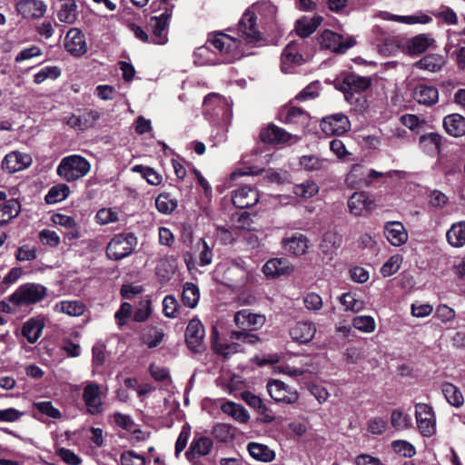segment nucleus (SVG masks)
<instances>
[{
  "label": "nucleus",
  "mask_w": 465,
  "mask_h": 465,
  "mask_svg": "<svg viewBox=\"0 0 465 465\" xmlns=\"http://www.w3.org/2000/svg\"><path fill=\"white\" fill-rule=\"evenodd\" d=\"M61 75V69L58 66H45L34 74V83L40 84L47 79L55 80Z\"/></svg>",
  "instance_id": "nucleus-58"
},
{
  "label": "nucleus",
  "mask_w": 465,
  "mask_h": 465,
  "mask_svg": "<svg viewBox=\"0 0 465 465\" xmlns=\"http://www.w3.org/2000/svg\"><path fill=\"white\" fill-rule=\"evenodd\" d=\"M221 410L223 413L231 416L233 420L240 423H247L250 420V415L246 409L233 401H227L221 405Z\"/></svg>",
  "instance_id": "nucleus-40"
},
{
  "label": "nucleus",
  "mask_w": 465,
  "mask_h": 465,
  "mask_svg": "<svg viewBox=\"0 0 465 465\" xmlns=\"http://www.w3.org/2000/svg\"><path fill=\"white\" fill-rule=\"evenodd\" d=\"M367 167L362 164H354L345 178L346 184L351 188L367 187Z\"/></svg>",
  "instance_id": "nucleus-35"
},
{
  "label": "nucleus",
  "mask_w": 465,
  "mask_h": 465,
  "mask_svg": "<svg viewBox=\"0 0 465 465\" xmlns=\"http://www.w3.org/2000/svg\"><path fill=\"white\" fill-rule=\"evenodd\" d=\"M267 391L272 399L277 402L292 404L299 399L297 391L280 380H270L267 383Z\"/></svg>",
  "instance_id": "nucleus-12"
},
{
  "label": "nucleus",
  "mask_w": 465,
  "mask_h": 465,
  "mask_svg": "<svg viewBox=\"0 0 465 465\" xmlns=\"http://www.w3.org/2000/svg\"><path fill=\"white\" fill-rule=\"evenodd\" d=\"M384 235L387 241L396 247L405 244L409 239L404 225L401 222L396 221H390L385 223Z\"/></svg>",
  "instance_id": "nucleus-24"
},
{
  "label": "nucleus",
  "mask_w": 465,
  "mask_h": 465,
  "mask_svg": "<svg viewBox=\"0 0 465 465\" xmlns=\"http://www.w3.org/2000/svg\"><path fill=\"white\" fill-rule=\"evenodd\" d=\"M347 206L350 213L353 216H366L376 208V202L369 193L359 191L349 197Z\"/></svg>",
  "instance_id": "nucleus-9"
},
{
  "label": "nucleus",
  "mask_w": 465,
  "mask_h": 465,
  "mask_svg": "<svg viewBox=\"0 0 465 465\" xmlns=\"http://www.w3.org/2000/svg\"><path fill=\"white\" fill-rule=\"evenodd\" d=\"M244 55L242 40L223 33L215 34L205 45L198 47L193 53L194 64L201 66L231 64Z\"/></svg>",
  "instance_id": "nucleus-1"
},
{
  "label": "nucleus",
  "mask_w": 465,
  "mask_h": 465,
  "mask_svg": "<svg viewBox=\"0 0 465 465\" xmlns=\"http://www.w3.org/2000/svg\"><path fill=\"white\" fill-rule=\"evenodd\" d=\"M375 17L381 18L386 21H393L397 23H402L406 25H414V24H428L431 21V18L424 14L417 15H391L386 11H380L375 14Z\"/></svg>",
  "instance_id": "nucleus-30"
},
{
  "label": "nucleus",
  "mask_w": 465,
  "mask_h": 465,
  "mask_svg": "<svg viewBox=\"0 0 465 465\" xmlns=\"http://www.w3.org/2000/svg\"><path fill=\"white\" fill-rule=\"evenodd\" d=\"M441 391L446 401L453 407L459 408L464 403V397L460 390L450 382L441 384Z\"/></svg>",
  "instance_id": "nucleus-44"
},
{
  "label": "nucleus",
  "mask_w": 465,
  "mask_h": 465,
  "mask_svg": "<svg viewBox=\"0 0 465 465\" xmlns=\"http://www.w3.org/2000/svg\"><path fill=\"white\" fill-rule=\"evenodd\" d=\"M100 117V112L97 110H89L80 115L74 114L65 118V123L72 128L85 130L93 127Z\"/></svg>",
  "instance_id": "nucleus-26"
},
{
  "label": "nucleus",
  "mask_w": 465,
  "mask_h": 465,
  "mask_svg": "<svg viewBox=\"0 0 465 465\" xmlns=\"http://www.w3.org/2000/svg\"><path fill=\"white\" fill-rule=\"evenodd\" d=\"M173 14V6L165 8L159 15L152 16L148 21V28L152 33L151 42L164 45L168 42V25Z\"/></svg>",
  "instance_id": "nucleus-8"
},
{
  "label": "nucleus",
  "mask_w": 465,
  "mask_h": 465,
  "mask_svg": "<svg viewBox=\"0 0 465 465\" xmlns=\"http://www.w3.org/2000/svg\"><path fill=\"white\" fill-rule=\"evenodd\" d=\"M258 201L259 193L251 186L244 185L233 192L232 203L239 209L250 208Z\"/></svg>",
  "instance_id": "nucleus-25"
},
{
  "label": "nucleus",
  "mask_w": 465,
  "mask_h": 465,
  "mask_svg": "<svg viewBox=\"0 0 465 465\" xmlns=\"http://www.w3.org/2000/svg\"><path fill=\"white\" fill-rule=\"evenodd\" d=\"M318 41L322 48L340 54L345 53L354 45V41L351 38L344 40L341 35L331 30H324Z\"/></svg>",
  "instance_id": "nucleus-13"
},
{
  "label": "nucleus",
  "mask_w": 465,
  "mask_h": 465,
  "mask_svg": "<svg viewBox=\"0 0 465 465\" xmlns=\"http://www.w3.org/2000/svg\"><path fill=\"white\" fill-rule=\"evenodd\" d=\"M319 193V186L313 181H305L293 186V193L301 198L309 199Z\"/></svg>",
  "instance_id": "nucleus-54"
},
{
  "label": "nucleus",
  "mask_w": 465,
  "mask_h": 465,
  "mask_svg": "<svg viewBox=\"0 0 465 465\" xmlns=\"http://www.w3.org/2000/svg\"><path fill=\"white\" fill-rule=\"evenodd\" d=\"M44 328V323L35 319L25 322L22 328V334L30 343H35L39 339Z\"/></svg>",
  "instance_id": "nucleus-45"
},
{
  "label": "nucleus",
  "mask_w": 465,
  "mask_h": 465,
  "mask_svg": "<svg viewBox=\"0 0 465 465\" xmlns=\"http://www.w3.org/2000/svg\"><path fill=\"white\" fill-rule=\"evenodd\" d=\"M212 433L219 441L228 442L234 438L235 429L226 423H217L213 426Z\"/></svg>",
  "instance_id": "nucleus-55"
},
{
  "label": "nucleus",
  "mask_w": 465,
  "mask_h": 465,
  "mask_svg": "<svg viewBox=\"0 0 465 465\" xmlns=\"http://www.w3.org/2000/svg\"><path fill=\"white\" fill-rule=\"evenodd\" d=\"M213 440L204 436L194 438L185 452V456L190 462L195 461L196 457L205 456L210 453L213 449Z\"/></svg>",
  "instance_id": "nucleus-28"
},
{
  "label": "nucleus",
  "mask_w": 465,
  "mask_h": 465,
  "mask_svg": "<svg viewBox=\"0 0 465 465\" xmlns=\"http://www.w3.org/2000/svg\"><path fill=\"white\" fill-rule=\"evenodd\" d=\"M260 138L262 142L267 143H292L300 139L298 135H293L272 124H268L261 130Z\"/></svg>",
  "instance_id": "nucleus-16"
},
{
  "label": "nucleus",
  "mask_w": 465,
  "mask_h": 465,
  "mask_svg": "<svg viewBox=\"0 0 465 465\" xmlns=\"http://www.w3.org/2000/svg\"><path fill=\"white\" fill-rule=\"evenodd\" d=\"M31 163L32 158L29 154L14 151L5 156L2 167L7 173H14L29 167Z\"/></svg>",
  "instance_id": "nucleus-22"
},
{
  "label": "nucleus",
  "mask_w": 465,
  "mask_h": 465,
  "mask_svg": "<svg viewBox=\"0 0 465 465\" xmlns=\"http://www.w3.org/2000/svg\"><path fill=\"white\" fill-rule=\"evenodd\" d=\"M54 311L69 316L78 317L84 314L85 306L81 301H62L54 305Z\"/></svg>",
  "instance_id": "nucleus-42"
},
{
  "label": "nucleus",
  "mask_w": 465,
  "mask_h": 465,
  "mask_svg": "<svg viewBox=\"0 0 465 465\" xmlns=\"http://www.w3.org/2000/svg\"><path fill=\"white\" fill-rule=\"evenodd\" d=\"M245 271L244 262L242 260L224 261L219 262L213 272V277L217 282H232L238 272Z\"/></svg>",
  "instance_id": "nucleus-19"
},
{
  "label": "nucleus",
  "mask_w": 465,
  "mask_h": 465,
  "mask_svg": "<svg viewBox=\"0 0 465 465\" xmlns=\"http://www.w3.org/2000/svg\"><path fill=\"white\" fill-rule=\"evenodd\" d=\"M321 128L327 135H341L350 130L351 124L345 114H335L324 117Z\"/></svg>",
  "instance_id": "nucleus-18"
},
{
  "label": "nucleus",
  "mask_w": 465,
  "mask_h": 465,
  "mask_svg": "<svg viewBox=\"0 0 465 465\" xmlns=\"http://www.w3.org/2000/svg\"><path fill=\"white\" fill-rule=\"evenodd\" d=\"M446 59L439 54H430L423 56L414 64V66L420 70H426L431 73L439 72L445 64Z\"/></svg>",
  "instance_id": "nucleus-37"
},
{
  "label": "nucleus",
  "mask_w": 465,
  "mask_h": 465,
  "mask_svg": "<svg viewBox=\"0 0 465 465\" xmlns=\"http://www.w3.org/2000/svg\"><path fill=\"white\" fill-rule=\"evenodd\" d=\"M293 268L284 258H273L267 261L262 266V272L267 277L278 278L290 274Z\"/></svg>",
  "instance_id": "nucleus-27"
},
{
  "label": "nucleus",
  "mask_w": 465,
  "mask_h": 465,
  "mask_svg": "<svg viewBox=\"0 0 465 465\" xmlns=\"http://www.w3.org/2000/svg\"><path fill=\"white\" fill-rule=\"evenodd\" d=\"M280 120L286 124L304 129L310 122V116L304 110L295 106H284L279 113Z\"/></svg>",
  "instance_id": "nucleus-20"
},
{
  "label": "nucleus",
  "mask_w": 465,
  "mask_h": 465,
  "mask_svg": "<svg viewBox=\"0 0 465 465\" xmlns=\"http://www.w3.org/2000/svg\"><path fill=\"white\" fill-rule=\"evenodd\" d=\"M299 163L301 167L307 172L326 170L330 165L328 159L315 154L302 155Z\"/></svg>",
  "instance_id": "nucleus-39"
},
{
  "label": "nucleus",
  "mask_w": 465,
  "mask_h": 465,
  "mask_svg": "<svg viewBox=\"0 0 465 465\" xmlns=\"http://www.w3.org/2000/svg\"><path fill=\"white\" fill-rule=\"evenodd\" d=\"M242 399L251 407L256 410L260 414L265 416L267 421H272L273 418L266 414L268 408L263 401L252 393L251 391H243L242 393Z\"/></svg>",
  "instance_id": "nucleus-49"
},
{
  "label": "nucleus",
  "mask_w": 465,
  "mask_h": 465,
  "mask_svg": "<svg viewBox=\"0 0 465 465\" xmlns=\"http://www.w3.org/2000/svg\"><path fill=\"white\" fill-rule=\"evenodd\" d=\"M441 137L435 133L420 136V145L427 153H436L440 150Z\"/></svg>",
  "instance_id": "nucleus-53"
},
{
  "label": "nucleus",
  "mask_w": 465,
  "mask_h": 465,
  "mask_svg": "<svg viewBox=\"0 0 465 465\" xmlns=\"http://www.w3.org/2000/svg\"><path fill=\"white\" fill-rule=\"evenodd\" d=\"M77 5L74 0H62L57 17L64 24H74L77 20Z\"/></svg>",
  "instance_id": "nucleus-41"
},
{
  "label": "nucleus",
  "mask_w": 465,
  "mask_h": 465,
  "mask_svg": "<svg viewBox=\"0 0 465 465\" xmlns=\"http://www.w3.org/2000/svg\"><path fill=\"white\" fill-rule=\"evenodd\" d=\"M340 302L345 307L346 311L358 312L364 309V302L356 299L355 296L351 292L343 293L340 297Z\"/></svg>",
  "instance_id": "nucleus-61"
},
{
  "label": "nucleus",
  "mask_w": 465,
  "mask_h": 465,
  "mask_svg": "<svg viewBox=\"0 0 465 465\" xmlns=\"http://www.w3.org/2000/svg\"><path fill=\"white\" fill-rule=\"evenodd\" d=\"M282 247L289 254L302 256L309 249V240L302 233L295 232L282 240Z\"/></svg>",
  "instance_id": "nucleus-21"
},
{
  "label": "nucleus",
  "mask_w": 465,
  "mask_h": 465,
  "mask_svg": "<svg viewBox=\"0 0 465 465\" xmlns=\"http://www.w3.org/2000/svg\"><path fill=\"white\" fill-rule=\"evenodd\" d=\"M91 170L87 159L78 154L64 157L56 169L57 174L66 182H74L84 177Z\"/></svg>",
  "instance_id": "nucleus-4"
},
{
  "label": "nucleus",
  "mask_w": 465,
  "mask_h": 465,
  "mask_svg": "<svg viewBox=\"0 0 465 465\" xmlns=\"http://www.w3.org/2000/svg\"><path fill=\"white\" fill-rule=\"evenodd\" d=\"M316 332L313 323L309 322H299L290 330V335L292 340L301 343L311 341Z\"/></svg>",
  "instance_id": "nucleus-31"
},
{
  "label": "nucleus",
  "mask_w": 465,
  "mask_h": 465,
  "mask_svg": "<svg viewBox=\"0 0 465 465\" xmlns=\"http://www.w3.org/2000/svg\"><path fill=\"white\" fill-rule=\"evenodd\" d=\"M448 242L456 248L465 245V222H458L451 225L446 232Z\"/></svg>",
  "instance_id": "nucleus-43"
},
{
  "label": "nucleus",
  "mask_w": 465,
  "mask_h": 465,
  "mask_svg": "<svg viewBox=\"0 0 465 465\" xmlns=\"http://www.w3.org/2000/svg\"><path fill=\"white\" fill-rule=\"evenodd\" d=\"M47 5L42 0H21L16 4L17 12L26 19H38L45 15Z\"/></svg>",
  "instance_id": "nucleus-23"
},
{
  "label": "nucleus",
  "mask_w": 465,
  "mask_h": 465,
  "mask_svg": "<svg viewBox=\"0 0 465 465\" xmlns=\"http://www.w3.org/2000/svg\"><path fill=\"white\" fill-rule=\"evenodd\" d=\"M65 50L72 55L80 57L87 52V44L83 32L72 27L65 35L64 43Z\"/></svg>",
  "instance_id": "nucleus-17"
},
{
  "label": "nucleus",
  "mask_w": 465,
  "mask_h": 465,
  "mask_svg": "<svg viewBox=\"0 0 465 465\" xmlns=\"http://www.w3.org/2000/svg\"><path fill=\"white\" fill-rule=\"evenodd\" d=\"M234 322L242 331H233L232 337L235 340H242L243 342L253 344L259 341V338L256 334L249 333L248 331H254L262 327L265 322V317L243 309L235 313Z\"/></svg>",
  "instance_id": "nucleus-3"
},
{
  "label": "nucleus",
  "mask_w": 465,
  "mask_h": 465,
  "mask_svg": "<svg viewBox=\"0 0 465 465\" xmlns=\"http://www.w3.org/2000/svg\"><path fill=\"white\" fill-rule=\"evenodd\" d=\"M69 193L70 189L66 184L58 183L49 189L45 196V201L47 204H54L66 199Z\"/></svg>",
  "instance_id": "nucleus-47"
},
{
  "label": "nucleus",
  "mask_w": 465,
  "mask_h": 465,
  "mask_svg": "<svg viewBox=\"0 0 465 465\" xmlns=\"http://www.w3.org/2000/svg\"><path fill=\"white\" fill-rule=\"evenodd\" d=\"M247 450L252 459L265 463L272 461L276 456L275 451L267 445L254 441L247 444Z\"/></svg>",
  "instance_id": "nucleus-34"
},
{
  "label": "nucleus",
  "mask_w": 465,
  "mask_h": 465,
  "mask_svg": "<svg viewBox=\"0 0 465 465\" xmlns=\"http://www.w3.org/2000/svg\"><path fill=\"white\" fill-rule=\"evenodd\" d=\"M371 85V80L356 74H349L343 80V90L345 99L349 101L352 93H360L368 89Z\"/></svg>",
  "instance_id": "nucleus-29"
},
{
  "label": "nucleus",
  "mask_w": 465,
  "mask_h": 465,
  "mask_svg": "<svg viewBox=\"0 0 465 465\" xmlns=\"http://www.w3.org/2000/svg\"><path fill=\"white\" fill-rule=\"evenodd\" d=\"M197 246L200 249L199 253V265L206 266L212 263L213 253L212 248L203 240L200 239L197 242Z\"/></svg>",
  "instance_id": "nucleus-63"
},
{
  "label": "nucleus",
  "mask_w": 465,
  "mask_h": 465,
  "mask_svg": "<svg viewBox=\"0 0 465 465\" xmlns=\"http://www.w3.org/2000/svg\"><path fill=\"white\" fill-rule=\"evenodd\" d=\"M277 7L270 1L254 4L252 9L244 12L237 28L238 38L246 44H255L262 40V35L256 25V14L268 19H273Z\"/></svg>",
  "instance_id": "nucleus-2"
},
{
  "label": "nucleus",
  "mask_w": 465,
  "mask_h": 465,
  "mask_svg": "<svg viewBox=\"0 0 465 465\" xmlns=\"http://www.w3.org/2000/svg\"><path fill=\"white\" fill-rule=\"evenodd\" d=\"M417 427L423 437H430L436 432V420L432 408L425 403L415 405Z\"/></svg>",
  "instance_id": "nucleus-11"
},
{
  "label": "nucleus",
  "mask_w": 465,
  "mask_h": 465,
  "mask_svg": "<svg viewBox=\"0 0 465 465\" xmlns=\"http://www.w3.org/2000/svg\"><path fill=\"white\" fill-rule=\"evenodd\" d=\"M203 108L210 123H226L232 116V101L216 93L205 96Z\"/></svg>",
  "instance_id": "nucleus-5"
},
{
  "label": "nucleus",
  "mask_w": 465,
  "mask_h": 465,
  "mask_svg": "<svg viewBox=\"0 0 465 465\" xmlns=\"http://www.w3.org/2000/svg\"><path fill=\"white\" fill-rule=\"evenodd\" d=\"M435 39L429 34L417 35L407 42V50L411 54H420L434 45Z\"/></svg>",
  "instance_id": "nucleus-32"
},
{
  "label": "nucleus",
  "mask_w": 465,
  "mask_h": 465,
  "mask_svg": "<svg viewBox=\"0 0 465 465\" xmlns=\"http://www.w3.org/2000/svg\"><path fill=\"white\" fill-rule=\"evenodd\" d=\"M47 294V289L39 283L28 282L17 288L9 296V302L15 306L31 305L41 302Z\"/></svg>",
  "instance_id": "nucleus-6"
},
{
  "label": "nucleus",
  "mask_w": 465,
  "mask_h": 465,
  "mask_svg": "<svg viewBox=\"0 0 465 465\" xmlns=\"http://www.w3.org/2000/svg\"><path fill=\"white\" fill-rule=\"evenodd\" d=\"M303 40L290 42L282 53L281 69L284 74L293 73L294 68L304 63L302 54L300 53Z\"/></svg>",
  "instance_id": "nucleus-10"
},
{
  "label": "nucleus",
  "mask_w": 465,
  "mask_h": 465,
  "mask_svg": "<svg viewBox=\"0 0 465 465\" xmlns=\"http://www.w3.org/2000/svg\"><path fill=\"white\" fill-rule=\"evenodd\" d=\"M443 126L451 136L460 137L465 134V118L459 114L445 116Z\"/></svg>",
  "instance_id": "nucleus-36"
},
{
  "label": "nucleus",
  "mask_w": 465,
  "mask_h": 465,
  "mask_svg": "<svg viewBox=\"0 0 465 465\" xmlns=\"http://www.w3.org/2000/svg\"><path fill=\"white\" fill-rule=\"evenodd\" d=\"M174 271V261L169 258L161 259L156 266V273L163 279H169Z\"/></svg>",
  "instance_id": "nucleus-62"
},
{
  "label": "nucleus",
  "mask_w": 465,
  "mask_h": 465,
  "mask_svg": "<svg viewBox=\"0 0 465 465\" xmlns=\"http://www.w3.org/2000/svg\"><path fill=\"white\" fill-rule=\"evenodd\" d=\"M352 326L363 333H371L376 329L373 317L369 315L356 316L351 321Z\"/></svg>",
  "instance_id": "nucleus-56"
},
{
  "label": "nucleus",
  "mask_w": 465,
  "mask_h": 465,
  "mask_svg": "<svg viewBox=\"0 0 465 465\" xmlns=\"http://www.w3.org/2000/svg\"><path fill=\"white\" fill-rule=\"evenodd\" d=\"M322 22V17L319 15L313 17L302 16L296 22L295 30L298 35L305 38L314 33Z\"/></svg>",
  "instance_id": "nucleus-38"
},
{
  "label": "nucleus",
  "mask_w": 465,
  "mask_h": 465,
  "mask_svg": "<svg viewBox=\"0 0 465 465\" xmlns=\"http://www.w3.org/2000/svg\"><path fill=\"white\" fill-rule=\"evenodd\" d=\"M153 312L152 301L148 296H145L138 302L133 319L137 322H143L151 316Z\"/></svg>",
  "instance_id": "nucleus-50"
},
{
  "label": "nucleus",
  "mask_w": 465,
  "mask_h": 465,
  "mask_svg": "<svg viewBox=\"0 0 465 465\" xmlns=\"http://www.w3.org/2000/svg\"><path fill=\"white\" fill-rule=\"evenodd\" d=\"M136 244L137 239L133 233H120L108 243L106 254L111 260L118 261L130 255Z\"/></svg>",
  "instance_id": "nucleus-7"
},
{
  "label": "nucleus",
  "mask_w": 465,
  "mask_h": 465,
  "mask_svg": "<svg viewBox=\"0 0 465 465\" xmlns=\"http://www.w3.org/2000/svg\"><path fill=\"white\" fill-rule=\"evenodd\" d=\"M83 400L88 413L100 414L104 411L101 387L94 382L87 381L84 387Z\"/></svg>",
  "instance_id": "nucleus-15"
},
{
  "label": "nucleus",
  "mask_w": 465,
  "mask_h": 465,
  "mask_svg": "<svg viewBox=\"0 0 465 465\" xmlns=\"http://www.w3.org/2000/svg\"><path fill=\"white\" fill-rule=\"evenodd\" d=\"M21 211L20 203L15 200H9L0 204V225L8 223L15 218Z\"/></svg>",
  "instance_id": "nucleus-46"
},
{
  "label": "nucleus",
  "mask_w": 465,
  "mask_h": 465,
  "mask_svg": "<svg viewBox=\"0 0 465 465\" xmlns=\"http://www.w3.org/2000/svg\"><path fill=\"white\" fill-rule=\"evenodd\" d=\"M200 299V291L199 288L192 283L186 282L183 285V290L182 293V302L184 306L188 308H194L198 304Z\"/></svg>",
  "instance_id": "nucleus-48"
},
{
  "label": "nucleus",
  "mask_w": 465,
  "mask_h": 465,
  "mask_svg": "<svg viewBox=\"0 0 465 465\" xmlns=\"http://www.w3.org/2000/svg\"><path fill=\"white\" fill-rule=\"evenodd\" d=\"M413 97L419 104L430 106L438 102L439 92L434 86L419 84L413 91Z\"/></svg>",
  "instance_id": "nucleus-33"
},
{
  "label": "nucleus",
  "mask_w": 465,
  "mask_h": 465,
  "mask_svg": "<svg viewBox=\"0 0 465 465\" xmlns=\"http://www.w3.org/2000/svg\"><path fill=\"white\" fill-rule=\"evenodd\" d=\"M204 327L198 319L189 322L185 330V341L188 348L194 352H202L205 349Z\"/></svg>",
  "instance_id": "nucleus-14"
},
{
  "label": "nucleus",
  "mask_w": 465,
  "mask_h": 465,
  "mask_svg": "<svg viewBox=\"0 0 465 465\" xmlns=\"http://www.w3.org/2000/svg\"><path fill=\"white\" fill-rule=\"evenodd\" d=\"M33 406L50 419L58 420L62 417L61 411L51 401H36L33 403Z\"/></svg>",
  "instance_id": "nucleus-60"
},
{
  "label": "nucleus",
  "mask_w": 465,
  "mask_h": 465,
  "mask_svg": "<svg viewBox=\"0 0 465 465\" xmlns=\"http://www.w3.org/2000/svg\"><path fill=\"white\" fill-rule=\"evenodd\" d=\"M391 424L397 430H404L412 426V419L408 413L394 410L391 415Z\"/></svg>",
  "instance_id": "nucleus-52"
},
{
  "label": "nucleus",
  "mask_w": 465,
  "mask_h": 465,
  "mask_svg": "<svg viewBox=\"0 0 465 465\" xmlns=\"http://www.w3.org/2000/svg\"><path fill=\"white\" fill-rule=\"evenodd\" d=\"M341 237L335 232H327L323 234L321 248L324 252H331L340 247Z\"/></svg>",
  "instance_id": "nucleus-59"
},
{
  "label": "nucleus",
  "mask_w": 465,
  "mask_h": 465,
  "mask_svg": "<svg viewBox=\"0 0 465 465\" xmlns=\"http://www.w3.org/2000/svg\"><path fill=\"white\" fill-rule=\"evenodd\" d=\"M179 303L173 295H166L163 300V312L168 318H175L178 315Z\"/></svg>",
  "instance_id": "nucleus-64"
},
{
  "label": "nucleus",
  "mask_w": 465,
  "mask_h": 465,
  "mask_svg": "<svg viewBox=\"0 0 465 465\" xmlns=\"http://www.w3.org/2000/svg\"><path fill=\"white\" fill-rule=\"evenodd\" d=\"M403 262V257L401 254H394L391 256L381 266V274L383 277H390L396 273Z\"/></svg>",
  "instance_id": "nucleus-57"
},
{
  "label": "nucleus",
  "mask_w": 465,
  "mask_h": 465,
  "mask_svg": "<svg viewBox=\"0 0 465 465\" xmlns=\"http://www.w3.org/2000/svg\"><path fill=\"white\" fill-rule=\"evenodd\" d=\"M177 200L170 193H161L155 199L156 209L163 214H170L177 208Z\"/></svg>",
  "instance_id": "nucleus-51"
}]
</instances>
